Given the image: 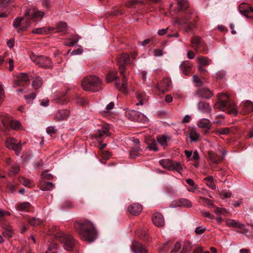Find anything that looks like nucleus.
<instances>
[{"label":"nucleus","mask_w":253,"mask_h":253,"mask_svg":"<svg viewBox=\"0 0 253 253\" xmlns=\"http://www.w3.org/2000/svg\"><path fill=\"white\" fill-rule=\"evenodd\" d=\"M44 15V12L39 11L35 8H30L26 10L24 16L15 19L13 22V26L17 29L18 33L26 31L30 26L31 22H36L41 19Z\"/></svg>","instance_id":"nucleus-1"},{"label":"nucleus","mask_w":253,"mask_h":253,"mask_svg":"<svg viewBox=\"0 0 253 253\" xmlns=\"http://www.w3.org/2000/svg\"><path fill=\"white\" fill-rule=\"evenodd\" d=\"M74 227L81 238L88 242L94 241L97 236L94 224L88 219L75 222Z\"/></svg>","instance_id":"nucleus-2"},{"label":"nucleus","mask_w":253,"mask_h":253,"mask_svg":"<svg viewBox=\"0 0 253 253\" xmlns=\"http://www.w3.org/2000/svg\"><path fill=\"white\" fill-rule=\"evenodd\" d=\"M218 101L214 105L215 109L226 112L229 114L236 116L238 113V109L233 102L230 101L227 94L220 93L217 95Z\"/></svg>","instance_id":"nucleus-3"},{"label":"nucleus","mask_w":253,"mask_h":253,"mask_svg":"<svg viewBox=\"0 0 253 253\" xmlns=\"http://www.w3.org/2000/svg\"><path fill=\"white\" fill-rule=\"evenodd\" d=\"M81 85L86 91H98L102 88L101 80L95 76H89L84 78Z\"/></svg>","instance_id":"nucleus-4"},{"label":"nucleus","mask_w":253,"mask_h":253,"mask_svg":"<svg viewBox=\"0 0 253 253\" xmlns=\"http://www.w3.org/2000/svg\"><path fill=\"white\" fill-rule=\"evenodd\" d=\"M53 234L55 238L62 244L65 250L71 251L74 249L77 241L71 235L58 231L57 229Z\"/></svg>","instance_id":"nucleus-5"},{"label":"nucleus","mask_w":253,"mask_h":253,"mask_svg":"<svg viewBox=\"0 0 253 253\" xmlns=\"http://www.w3.org/2000/svg\"><path fill=\"white\" fill-rule=\"evenodd\" d=\"M8 125L10 128L14 130L23 129L22 126L19 121L11 120L9 118L0 116V128L3 129V126L7 128Z\"/></svg>","instance_id":"nucleus-6"},{"label":"nucleus","mask_w":253,"mask_h":253,"mask_svg":"<svg viewBox=\"0 0 253 253\" xmlns=\"http://www.w3.org/2000/svg\"><path fill=\"white\" fill-rule=\"evenodd\" d=\"M125 64H119V69L121 75L123 77L122 79V83L121 85L120 83H116L115 86L120 90L123 92H126L127 84V72H125L126 70Z\"/></svg>","instance_id":"nucleus-7"},{"label":"nucleus","mask_w":253,"mask_h":253,"mask_svg":"<svg viewBox=\"0 0 253 253\" xmlns=\"http://www.w3.org/2000/svg\"><path fill=\"white\" fill-rule=\"evenodd\" d=\"M30 79L25 73H22L16 76L13 80V86H22L29 84Z\"/></svg>","instance_id":"nucleus-8"},{"label":"nucleus","mask_w":253,"mask_h":253,"mask_svg":"<svg viewBox=\"0 0 253 253\" xmlns=\"http://www.w3.org/2000/svg\"><path fill=\"white\" fill-rule=\"evenodd\" d=\"M240 12L248 18H253V7L247 3H241L239 6Z\"/></svg>","instance_id":"nucleus-9"},{"label":"nucleus","mask_w":253,"mask_h":253,"mask_svg":"<svg viewBox=\"0 0 253 253\" xmlns=\"http://www.w3.org/2000/svg\"><path fill=\"white\" fill-rule=\"evenodd\" d=\"M5 144L7 148L14 150L16 153L21 151V143L17 142V140L12 138H7L5 141Z\"/></svg>","instance_id":"nucleus-10"},{"label":"nucleus","mask_w":253,"mask_h":253,"mask_svg":"<svg viewBox=\"0 0 253 253\" xmlns=\"http://www.w3.org/2000/svg\"><path fill=\"white\" fill-rule=\"evenodd\" d=\"M137 55V52L134 51L130 55L123 53L118 57V63H126L127 62H133Z\"/></svg>","instance_id":"nucleus-11"},{"label":"nucleus","mask_w":253,"mask_h":253,"mask_svg":"<svg viewBox=\"0 0 253 253\" xmlns=\"http://www.w3.org/2000/svg\"><path fill=\"white\" fill-rule=\"evenodd\" d=\"M171 86V81L169 78H165L158 85V89L163 93L168 91Z\"/></svg>","instance_id":"nucleus-12"},{"label":"nucleus","mask_w":253,"mask_h":253,"mask_svg":"<svg viewBox=\"0 0 253 253\" xmlns=\"http://www.w3.org/2000/svg\"><path fill=\"white\" fill-rule=\"evenodd\" d=\"M70 115V112L68 110L63 109L58 111L55 113L54 120L56 121H61L67 119Z\"/></svg>","instance_id":"nucleus-13"},{"label":"nucleus","mask_w":253,"mask_h":253,"mask_svg":"<svg viewBox=\"0 0 253 253\" xmlns=\"http://www.w3.org/2000/svg\"><path fill=\"white\" fill-rule=\"evenodd\" d=\"M153 223L157 227H162L164 225L165 220L162 214L159 212H155L152 216Z\"/></svg>","instance_id":"nucleus-14"},{"label":"nucleus","mask_w":253,"mask_h":253,"mask_svg":"<svg viewBox=\"0 0 253 253\" xmlns=\"http://www.w3.org/2000/svg\"><path fill=\"white\" fill-rule=\"evenodd\" d=\"M127 211L130 214L136 215L141 212L142 207L141 205L139 204L134 203L128 206Z\"/></svg>","instance_id":"nucleus-15"},{"label":"nucleus","mask_w":253,"mask_h":253,"mask_svg":"<svg viewBox=\"0 0 253 253\" xmlns=\"http://www.w3.org/2000/svg\"><path fill=\"white\" fill-rule=\"evenodd\" d=\"M243 108L240 111L242 115H246L253 111V103L250 101H246L242 103Z\"/></svg>","instance_id":"nucleus-16"},{"label":"nucleus","mask_w":253,"mask_h":253,"mask_svg":"<svg viewBox=\"0 0 253 253\" xmlns=\"http://www.w3.org/2000/svg\"><path fill=\"white\" fill-rule=\"evenodd\" d=\"M197 96L206 99L210 98L212 95V92L207 88L200 89L196 92Z\"/></svg>","instance_id":"nucleus-17"},{"label":"nucleus","mask_w":253,"mask_h":253,"mask_svg":"<svg viewBox=\"0 0 253 253\" xmlns=\"http://www.w3.org/2000/svg\"><path fill=\"white\" fill-rule=\"evenodd\" d=\"M197 126L200 128H206V130L204 131L205 134L208 133L209 130L211 127L210 121L206 118L200 119L197 123Z\"/></svg>","instance_id":"nucleus-18"},{"label":"nucleus","mask_w":253,"mask_h":253,"mask_svg":"<svg viewBox=\"0 0 253 253\" xmlns=\"http://www.w3.org/2000/svg\"><path fill=\"white\" fill-rule=\"evenodd\" d=\"M222 157L216 153H214L212 152H209V158L210 161H211L214 164H218L223 159V157L225 156V153L223 152H221Z\"/></svg>","instance_id":"nucleus-19"},{"label":"nucleus","mask_w":253,"mask_h":253,"mask_svg":"<svg viewBox=\"0 0 253 253\" xmlns=\"http://www.w3.org/2000/svg\"><path fill=\"white\" fill-rule=\"evenodd\" d=\"M197 108L199 111L205 113H210L211 111L210 104L204 101L199 102L197 104Z\"/></svg>","instance_id":"nucleus-20"},{"label":"nucleus","mask_w":253,"mask_h":253,"mask_svg":"<svg viewBox=\"0 0 253 253\" xmlns=\"http://www.w3.org/2000/svg\"><path fill=\"white\" fill-rule=\"evenodd\" d=\"M131 249L134 253H146L145 248L137 242L132 243Z\"/></svg>","instance_id":"nucleus-21"},{"label":"nucleus","mask_w":253,"mask_h":253,"mask_svg":"<svg viewBox=\"0 0 253 253\" xmlns=\"http://www.w3.org/2000/svg\"><path fill=\"white\" fill-rule=\"evenodd\" d=\"M95 135L97 138H100L103 136H109V132L108 127L106 126H102L100 128L98 129L96 131Z\"/></svg>","instance_id":"nucleus-22"},{"label":"nucleus","mask_w":253,"mask_h":253,"mask_svg":"<svg viewBox=\"0 0 253 253\" xmlns=\"http://www.w3.org/2000/svg\"><path fill=\"white\" fill-rule=\"evenodd\" d=\"M192 47L196 51H198L199 47L203 45L201 38L199 36L193 37L191 40Z\"/></svg>","instance_id":"nucleus-23"},{"label":"nucleus","mask_w":253,"mask_h":253,"mask_svg":"<svg viewBox=\"0 0 253 253\" xmlns=\"http://www.w3.org/2000/svg\"><path fill=\"white\" fill-rule=\"evenodd\" d=\"M40 187L42 191H50L54 188V185L50 182L41 181Z\"/></svg>","instance_id":"nucleus-24"},{"label":"nucleus","mask_w":253,"mask_h":253,"mask_svg":"<svg viewBox=\"0 0 253 253\" xmlns=\"http://www.w3.org/2000/svg\"><path fill=\"white\" fill-rule=\"evenodd\" d=\"M188 135L191 141H197L200 137L199 133L194 128H189L188 130Z\"/></svg>","instance_id":"nucleus-25"},{"label":"nucleus","mask_w":253,"mask_h":253,"mask_svg":"<svg viewBox=\"0 0 253 253\" xmlns=\"http://www.w3.org/2000/svg\"><path fill=\"white\" fill-rule=\"evenodd\" d=\"M173 161L169 159H162L159 161L160 165L164 169L170 170Z\"/></svg>","instance_id":"nucleus-26"},{"label":"nucleus","mask_w":253,"mask_h":253,"mask_svg":"<svg viewBox=\"0 0 253 253\" xmlns=\"http://www.w3.org/2000/svg\"><path fill=\"white\" fill-rule=\"evenodd\" d=\"M55 28L53 27H42L36 28L32 31V33L37 34H47L48 32L54 30Z\"/></svg>","instance_id":"nucleus-27"},{"label":"nucleus","mask_w":253,"mask_h":253,"mask_svg":"<svg viewBox=\"0 0 253 253\" xmlns=\"http://www.w3.org/2000/svg\"><path fill=\"white\" fill-rule=\"evenodd\" d=\"M185 167L179 162H173L170 170H175L179 173L185 169Z\"/></svg>","instance_id":"nucleus-28"},{"label":"nucleus","mask_w":253,"mask_h":253,"mask_svg":"<svg viewBox=\"0 0 253 253\" xmlns=\"http://www.w3.org/2000/svg\"><path fill=\"white\" fill-rule=\"evenodd\" d=\"M170 140V137L165 135H161L157 137V141L158 143L164 147H166L167 146L168 141Z\"/></svg>","instance_id":"nucleus-29"},{"label":"nucleus","mask_w":253,"mask_h":253,"mask_svg":"<svg viewBox=\"0 0 253 253\" xmlns=\"http://www.w3.org/2000/svg\"><path fill=\"white\" fill-rule=\"evenodd\" d=\"M177 8L178 10H185L189 6V3L187 0H178Z\"/></svg>","instance_id":"nucleus-30"},{"label":"nucleus","mask_w":253,"mask_h":253,"mask_svg":"<svg viewBox=\"0 0 253 253\" xmlns=\"http://www.w3.org/2000/svg\"><path fill=\"white\" fill-rule=\"evenodd\" d=\"M206 185L211 189H215L216 186L213 182V179L212 176H209L204 179Z\"/></svg>","instance_id":"nucleus-31"},{"label":"nucleus","mask_w":253,"mask_h":253,"mask_svg":"<svg viewBox=\"0 0 253 253\" xmlns=\"http://www.w3.org/2000/svg\"><path fill=\"white\" fill-rule=\"evenodd\" d=\"M28 222L30 225L35 226L42 224L43 221L38 218L30 217L28 219Z\"/></svg>","instance_id":"nucleus-32"},{"label":"nucleus","mask_w":253,"mask_h":253,"mask_svg":"<svg viewBox=\"0 0 253 253\" xmlns=\"http://www.w3.org/2000/svg\"><path fill=\"white\" fill-rule=\"evenodd\" d=\"M117 72L116 71H112L108 73L106 76L107 82L110 83L117 79Z\"/></svg>","instance_id":"nucleus-33"},{"label":"nucleus","mask_w":253,"mask_h":253,"mask_svg":"<svg viewBox=\"0 0 253 253\" xmlns=\"http://www.w3.org/2000/svg\"><path fill=\"white\" fill-rule=\"evenodd\" d=\"M42 84V79L40 77L35 78L32 82V86L35 89H38Z\"/></svg>","instance_id":"nucleus-34"},{"label":"nucleus","mask_w":253,"mask_h":253,"mask_svg":"<svg viewBox=\"0 0 253 253\" xmlns=\"http://www.w3.org/2000/svg\"><path fill=\"white\" fill-rule=\"evenodd\" d=\"M137 98L139 100V102L136 104V105H142L143 104V102L147 99L146 94L143 92L138 93L137 94Z\"/></svg>","instance_id":"nucleus-35"},{"label":"nucleus","mask_w":253,"mask_h":253,"mask_svg":"<svg viewBox=\"0 0 253 253\" xmlns=\"http://www.w3.org/2000/svg\"><path fill=\"white\" fill-rule=\"evenodd\" d=\"M230 131V129L228 127H224L216 129L213 131V133L216 135L227 134Z\"/></svg>","instance_id":"nucleus-36"},{"label":"nucleus","mask_w":253,"mask_h":253,"mask_svg":"<svg viewBox=\"0 0 253 253\" xmlns=\"http://www.w3.org/2000/svg\"><path fill=\"white\" fill-rule=\"evenodd\" d=\"M191 66L189 64H180V68L182 73L187 75L189 74L191 70Z\"/></svg>","instance_id":"nucleus-37"},{"label":"nucleus","mask_w":253,"mask_h":253,"mask_svg":"<svg viewBox=\"0 0 253 253\" xmlns=\"http://www.w3.org/2000/svg\"><path fill=\"white\" fill-rule=\"evenodd\" d=\"M30 204L28 202H24L18 206L17 209L19 211H27L30 207Z\"/></svg>","instance_id":"nucleus-38"},{"label":"nucleus","mask_w":253,"mask_h":253,"mask_svg":"<svg viewBox=\"0 0 253 253\" xmlns=\"http://www.w3.org/2000/svg\"><path fill=\"white\" fill-rule=\"evenodd\" d=\"M20 170V167L17 165H13L9 170V175L11 176L17 174Z\"/></svg>","instance_id":"nucleus-39"},{"label":"nucleus","mask_w":253,"mask_h":253,"mask_svg":"<svg viewBox=\"0 0 253 253\" xmlns=\"http://www.w3.org/2000/svg\"><path fill=\"white\" fill-rule=\"evenodd\" d=\"M3 234L4 236L7 237L8 238L12 237L13 234V232L11 227L8 226L5 228L3 231Z\"/></svg>","instance_id":"nucleus-40"},{"label":"nucleus","mask_w":253,"mask_h":253,"mask_svg":"<svg viewBox=\"0 0 253 253\" xmlns=\"http://www.w3.org/2000/svg\"><path fill=\"white\" fill-rule=\"evenodd\" d=\"M58 32H63L67 30V25L65 22H60L57 25Z\"/></svg>","instance_id":"nucleus-41"},{"label":"nucleus","mask_w":253,"mask_h":253,"mask_svg":"<svg viewBox=\"0 0 253 253\" xmlns=\"http://www.w3.org/2000/svg\"><path fill=\"white\" fill-rule=\"evenodd\" d=\"M21 182L22 184L26 187H32L34 186V183L31 181L26 178H22Z\"/></svg>","instance_id":"nucleus-42"},{"label":"nucleus","mask_w":253,"mask_h":253,"mask_svg":"<svg viewBox=\"0 0 253 253\" xmlns=\"http://www.w3.org/2000/svg\"><path fill=\"white\" fill-rule=\"evenodd\" d=\"M12 1L13 0H0V11L2 10Z\"/></svg>","instance_id":"nucleus-43"},{"label":"nucleus","mask_w":253,"mask_h":253,"mask_svg":"<svg viewBox=\"0 0 253 253\" xmlns=\"http://www.w3.org/2000/svg\"><path fill=\"white\" fill-rule=\"evenodd\" d=\"M198 63H210L211 61L207 57L200 56L197 58Z\"/></svg>","instance_id":"nucleus-44"},{"label":"nucleus","mask_w":253,"mask_h":253,"mask_svg":"<svg viewBox=\"0 0 253 253\" xmlns=\"http://www.w3.org/2000/svg\"><path fill=\"white\" fill-rule=\"evenodd\" d=\"M193 21H190L188 24H187L185 27V30L186 32H188L189 31L193 30L195 27V20L193 19Z\"/></svg>","instance_id":"nucleus-45"},{"label":"nucleus","mask_w":253,"mask_h":253,"mask_svg":"<svg viewBox=\"0 0 253 253\" xmlns=\"http://www.w3.org/2000/svg\"><path fill=\"white\" fill-rule=\"evenodd\" d=\"M192 14V13L191 12H186L185 14L183 20H181V22L186 23L190 20H192L194 18L191 16Z\"/></svg>","instance_id":"nucleus-46"},{"label":"nucleus","mask_w":253,"mask_h":253,"mask_svg":"<svg viewBox=\"0 0 253 253\" xmlns=\"http://www.w3.org/2000/svg\"><path fill=\"white\" fill-rule=\"evenodd\" d=\"M36 93L34 92L31 93L30 95L25 96V99L26 100L27 102L28 103H31L32 102L33 100L36 97Z\"/></svg>","instance_id":"nucleus-47"},{"label":"nucleus","mask_w":253,"mask_h":253,"mask_svg":"<svg viewBox=\"0 0 253 253\" xmlns=\"http://www.w3.org/2000/svg\"><path fill=\"white\" fill-rule=\"evenodd\" d=\"M191 246L189 242H185L180 253H187L191 250Z\"/></svg>","instance_id":"nucleus-48"},{"label":"nucleus","mask_w":253,"mask_h":253,"mask_svg":"<svg viewBox=\"0 0 253 253\" xmlns=\"http://www.w3.org/2000/svg\"><path fill=\"white\" fill-rule=\"evenodd\" d=\"M16 189V185L12 183H8L7 185V191L8 192L12 193L15 192Z\"/></svg>","instance_id":"nucleus-49"},{"label":"nucleus","mask_w":253,"mask_h":253,"mask_svg":"<svg viewBox=\"0 0 253 253\" xmlns=\"http://www.w3.org/2000/svg\"><path fill=\"white\" fill-rule=\"evenodd\" d=\"M226 224L229 227H235L237 224V221L234 219H228L225 221Z\"/></svg>","instance_id":"nucleus-50"},{"label":"nucleus","mask_w":253,"mask_h":253,"mask_svg":"<svg viewBox=\"0 0 253 253\" xmlns=\"http://www.w3.org/2000/svg\"><path fill=\"white\" fill-rule=\"evenodd\" d=\"M181 248V244L179 242H176L173 246L170 253H176L178 252Z\"/></svg>","instance_id":"nucleus-51"},{"label":"nucleus","mask_w":253,"mask_h":253,"mask_svg":"<svg viewBox=\"0 0 253 253\" xmlns=\"http://www.w3.org/2000/svg\"><path fill=\"white\" fill-rule=\"evenodd\" d=\"M214 212L217 215H220V214H225L227 213V211L224 208H216Z\"/></svg>","instance_id":"nucleus-52"},{"label":"nucleus","mask_w":253,"mask_h":253,"mask_svg":"<svg viewBox=\"0 0 253 253\" xmlns=\"http://www.w3.org/2000/svg\"><path fill=\"white\" fill-rule=\"evenodd\" d=\"M147 147L150 150H153L155 151H157L158 150L157 144L155 141H153L152 142L149 143Z\"/></svg>","instance_id":"nucleus-53"},{"label":"nucleus","mask_w":253,"mask_h":253,"mask_svg":"<svg viewBox=\"0 0 253 253\" xmlns=\"http://www.w3.org/2000/svg\"><path fill=\"white\" fill-rule=\"evenodd\" d=\"M206 227H205L204 226H200V227H197L195 229V233L197 235H201L204 233V232L206 231Z\"/></svg>","instance_id":"nucleus-54"},{"label":"nucleus","mask_w":253,"mask_h":253,"mask_svg":"<svg viewBox=\"0 0 253 253\" xmlns=\"http://www.w3.org/2000/svg\"><path fill=\"white\" fill-rule=\"evenodd\" d=\"M36 63H42L43 62H50V61L48 57H44L43 56L39 57Z\"/></svg>","instance_id":"nucleus-55"},{"label":"nucleus","mask_w":253,"mask_h":253,"mask_svg":"<svg viewBox=\"0 0 253 253\" xmlns=\"http://www.w3.org/2000/svg\"><path fill=\"white\" fill-rule=\"evenodd\" d=\"M180 202L181 203V204L187 207H191L192 206L191 203L188 200L186 199H182L180 201Z\"/></svg>","instance_id":"nucleus-56"},{"label":"nucleus","mask_w":253,"mask_h":253,"mask_svg":"<svg viewBox=\"0 0 253 253\" xmlns=\"http://www.w3.org/2000/svg\"><path fill=\"white\" fill-rule=\"evenodd\" d=\"M46 132L50 135L55 133L56 131L54 127L52 126H48L46 129Z\"/></svg>","instance_id":"nucleus-57"},{"label":"nucleus","mask_w":253,"mask_h":253,"mask_svg":"<svg viewBox=\"0 0 253 253\" xmlns=\"http://www.w3.org/2000/svg\"><path fill=\"white\" fill-rule=\"evenodd\" d=\"M163 54V50L161 48H157L154 50V55L155 56H161Z\"/></svg>","instance_id":"nucleus-58"},{"label":"nucleus","mask_w":253,"mask_h":253,"mask_svg":"<svg viewBox=\"0 0 253 253\" xmlns=\"http://www.w3.org/2000/svg\"><path fill=\"white\" fill-rule=\"evenodd\" d=\"M193 80L194 82L197 84V85L201 86L202 85V82L198 76L196 75L194 76L193 77Z\"/></svg>","instance_id":"nucleus-59"},{"label":"nucleus","mask_w":253,"mask_h":253,"mask_svg":"<svg viewBox=\"0 0 253 253\" xmlns=\"http://www.w3.org/2000/svg\"><path fill=\"white\" fill-rule=\"evenodd\" d=\"M53 2L52 0H42V3L43 6L47 8L49 7L51 3Z\"/></svg>","instance_id":"nucleus-60"},{"label":"nucleus","mask_w":253,"mask_h":253,"mask_svg":"<svg viewBox=\"0 0 253 253\" xmlns=\"http://www.w3.org/2000/svg\"><path fill=\"white\" fill-rule=\"evenodd\" d=\"M204 204H205L206 206H207L208 207H214V205L212 202L209 199H207L205 200V201L203 202Z\"/></svg>","instance_id":"nucleus-61"},{"label":"nucleus","mask_w":253,"mask_h":253,"mask_svg":"<svg viewBox=\"0 0 253 253\" xmlns=\"http://www.w3.org/2000/svg\"><path fill=\"white\" fill-rule=\"evenodd\" d=\"M10 213L8 211H4L0 209V219H2L5 216L10 215Z\"/></svg>","instance_id":"nucleus-62"},{"label":"nucleus","mask_w":253,"mask_h":253,"mask_svg":"<svg viewBox=\"0 0 253 253\" xmlns=\"http://www.w3.org/2000/svg\"><path fill=\"white\" fill-rule=\"evenodd\" d=\"M42 176L43 178H45L46 179L51 180L53 178V176L51 174H48L46 172H43L42 174Z\"/></svg>","instance_id":"nucleus-63"},{"label":"nucleus","mask_w":253,"mask_h":253,"mask_svg":"<svg viewBox=\"0 0 253 253\" xmlns=\"http://www.w3.org/2000/svg\"><path fill=\"white\" fill-rule=\"evenodd\" d=\"M83 49L81 48H79L76 50H74L72 53H71V55H79V54H81L83 53Z\"/></svg>","instance_id":"nucleus-64"}]
</instances>
